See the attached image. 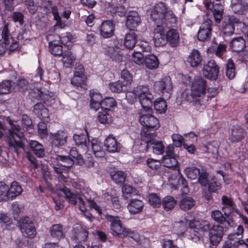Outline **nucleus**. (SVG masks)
<instances>
[{
	"mask_svg": "<svg viewBox=\"0 0 248 248\" xmlns=\"http://www.w3.org/2000/svg\"><path fill=\"white\" fill-rule=\"evenodd\" d=\"M230 47L232 51H243L246 47L245 40L242 37L234 38L230 42Z\"/></svg>",
	"mask_w": 248,
	"mask_h": 248,
	"instance_id": "obj_24",
	"label": "nucleus"
},
{
	"mask_svg": "<svg viewBox=\"0 0 248 248\" xmlns=\"http://www.w3.org/2000/svg\"><path fill=\"white\" fill-rule=\"evenodd\" d=\"M202 61V56L197 49H193L189 54L187 62L192 67L199 66Z\"/></svg>",
	"mask_w": 248,
	"mask_h": 248,
	"instance_id": "obj_23",
	"label": "nucleus"
},
{
	"mask_svg": "<svg viewBox=\"0 0 248 248\" xmlns=\"http://www.w3.org/2000/svg\"><path fill=\"white\" fill-rule=\"evenodd\" d=\"M143 207V203L140 200H131L127 205L128 209L131 214H136L140 212Z\"/></svg>",
	"mask_w": 248,
	"mask_h": 248,
	"instance_id": "obj_31",
	"label": "nucleus"
},
{
	"mask_svg": "<svg viewBox=\"0 0 248 248\" xmlns=\"http://www.w3.org/2000/svg\"><path fill=\"white\" fill-rule=\"evenodd\" d=\"M163 163L166 167L171 168L177 165V161L175 156H165L163 157Z\"/></svg>",
	"mask_w": 248,
	"mask_h": 248,
	"instance_id": "obj_61",
	"label": "nucleus"
},
{
	"mask_svg": "<svg viewBox=\"0 0 248 248\" xmlns=\"http://www.w3.org/2000/svg\"><path fill=\"white\" fill-rule=\"evenodd\" d=\"M33 112L41 119L49 117L48 109L42 103H38L34 105Z\"/></svg>",
	"mask_w": 248,
	"mask_h": 248,
	"instance_id": "obj_34",
	"label": "nucleus"
},
{
	"mask_svg": "<svg viewBox=\"0 0 248 248\" xmlns=\"http://www.w3.org/2000/svg\"><path fill=\"white\" fill-rule=\"evenodd\" d=\"M159 61L157 57L154 54H149L145 56L144 64L149 69L154 70L158 67Z\"/></svg>",
	"mask_w": 248,
	"mask_h": 248,
	"instance_id": "obj_29",
	"label": "nucleus"
},
{
	"mask_svg": "<svg viewBox=\"0 0 248 248\" xmlns=\"http://www.w3.org/2000/svg\"><path fill=\"white\" fill-rule=\"evenodd\" d=\"M211 217L214 220L220 224H223L226 221L225 217L223 216V214L217 210L212 212Z\"/></svg>",
	"mask_w": 248,
	"mask_h": 248,
	"instance_id": "obj_57",
	"label": "nucleus"
},
{
	"mask_svg": "<svg viewBox=\"0 0 248 248\" xmlns=\"http://www.w3.org/2000/svg\"><path fill=\"white\" fill-rule=\"evenodd\" d=\"M0 38L3 40V44L7 46L13 41L9 29V24L3 22L0 25Z\"/></svg>",
	"mask_w": 248,
	"mask_h": 248,
	"instance_id": "obj_22",
	"label": "nucleus"
},
{
	"mask_svg": "<svg viewBox=\"0 0 248 248\" xmlns=\"http://www.w3.org/2000/svg\"><path fill=\"white\" fill-rule=\"evenodd\" d=\"M111 179L117 184L122 185L125 181V174L121 170H112L110 172Z\"/></svg>",
	"mask_w": 248,
	"mask_h": 248,
	"instance_id": "obj_41",
	"label": "nucleus"
},
{
	"mask_svg": "<svg viewBox=\"0 0 248 248\" xmlns=\"http://www.w3.org/2000/svg\"><path fill=\"white\" fill-rule=\"evenodd\" d=\"M203 76L211 80H216L218 76L219 68L213 60L204 63L202 70Z\"/></svg>",
	"mask_w": 248,
	"mask_h": 248,
	"instance_id": "obj_7",
	"label": "nucleus"
},
{
	"mask_svg": "<svg viewBox=\"0 0 248 248\" xmlns=\"http://www.w3.org/2000/svg\"><path fill=\"white\" fill-rule=\"evenodd\" d=\"M11 83L10 80H6L0 83V95L7 94L11 90Z\"/></svg>",
	"mask_w": 248,
	"mask_h": 248,
	"instance_id": "obj_58",
	"label": "nucleus"
},
{
	"mask_svg": "<svg viewBox=\"0 0 248 248\" xmlns=\"http://www.w3.org/2000/svg\"><path fill=\"white\" fill-rule=\"evenodd\" d=\"M232 8L234 12L243 14L248 9V4L241 0H232Z\"/></svg>",
	"mask_w": 248,
	"mask_h": 248,
	"instance_id": "obj_28",
	"label": "nucleus"
},
{
	"mask_svg": "<svg viewBox=\"0 0 248 248\" xmlns=\"http://www.w3.org/2000/svg\"><path fill=\"white\" fill-rule=\"evenodd\" d=\"M51 236L55 239H60L64 237L63 227L61 224H54L49 229Z\"/></svg>",
	"mask_w": 248,
	"mask_h": 248,
	"instance_id": "obj_37",
	"label": "nucleus"
},
{
	"mask_svg": "<svg viewBox=\"0 0 248 248\" xmlns=\"http://www.w3.org/2000/svg\"><path fill=\"white\" fill-rule=\"evenodd\" d=\"M202 97H191L189 98L190 102L191 107L190 108V111L192 112L194 111L196 109L198 111H201L204 108V105L202 102Z\"/></svg>",
	"mask_w": 248,
	"mask_h": 248,
	"instance_id": "obj_42",
	"label": "nucleus"
},
{
	"mask_svg": "<svg viewBox=\"0 0 248 248\" xmlns=\"http://www.w3.org/2000/svg\"><path fill=\"white\" fill-rule=\"evenodd\" d=\"M8 191L9 200H13L21 194L23 192V189L17 182H14L11 184L10 187H8Z\"/></svg>",
	"mask_w": 248,
	"mask_h": 248,
	"instance_id": "obj_32",
	"label": "nucleus"
},
{
	"mask_svg": "<svg viewBox=\"0 0 248 248\" xmlns=\"http://www.w3.org/2000/svg\"><path fill=\"white\" fill-rule=\"evenodd\" d=\"M223 234V228L222 226L218 225L213 226L209 231L210 244L217 246L221 241Z\"/></svg>",
	"mask_w": 248,
	"mask_h": 248,
	"instance_id": "obj_10",
	"label": "nucleus"
},
{
	"mask_svg": "<svg viewBox=\"0 0 248 248\" xmlns=\"http://www.w3.org/2000/svg\"><path fill=\"white\" fill-rule=\"evenodd\" d=\"M106 219L110 223L111 230L113 235L124 238L127 235V229L123 227L121 221L118 217L108 215Z\"/></svg>",
	"mask_w": 248,
	"mask_h": 248,
	"instance_id": "obj_4",
	"label": "nucleus"
},
{
	"mask_svg": "<svg viewBox=\"0 0 248 248\" xmlns=\"http://www.w3.org/2000/svg\"><path fill=\"white\" fill-rule=\"evenodd\" d=\"M245 132L243 128L239 125H235L232 129L231 140L233 142H237L241 140L245 136Z\"/></svg>",
	"mask_w": 248,
	"mask_h": 248,
	"instance_id": "obj_26",
	"label": "nucleus"
},
{
	"mask_svg": "<svg viewBox=\"0 0 248 248\" xmlns=\"http://www.w3.org/2000/svg\"><path fill=\"white\" fill-rule=\"evenodd\" d=\"M8 186L4 182H0V201H9Z\"/></svg>",
	"mask_w": 248,
	"mask_h": 248,
	"instance_id": "obj_53",
	"label": "nucleus"
},
{
	"mask_svg": "<svg viewBox=\"0 0 248 248\" xmlns=\"http://www.w3.org/2000/svg\"><path fill=\"white\" fill-rule=\"evenodd\" d=\"M140 122L145 129H157L160 126L158 119L149 114H144L140 116Z\"/></svg>",
	"mask_w": 248,
	"mask_h": 248,
	"instance_id": "obj_14",
	"label": "nucleus"
},
{
	"mask_svg": "<svg viewBox=\"0 0 248 248\" xmlns=\"http://www.w3.org/2000/svg\"><path fill=\"white\" fill-rule=\"evenodd\" d=\"M195 202L191 197H185L181 200L179 206L181 209L186 211L192 208Z\"/></svg>",
	"mask_w": 248,
	"mask_h": 248,
	"instance_id": "obj_44",
	"label": "nucleus"
},
{
	"mask_svg": "<svg viewBox=\"0 0 248 248\" xmlns=\"http://www.w3.org/2000/svg\"><path fill=\"white\" fill-rule=\"evenodd\" d=\"M71 82L73 86L79 90L80 88H83V85H85V78L84 76L74 75Z\"/></svg>",
	"mask_w": 248,
	"mask_h": 248,
	"instance_id": "obj_50",
	"label": "nucleus"
},
{
	"mask_svg": "<svg viewBox=\"0 0 248 248\" xmlns=\"http://www.w3.org/2000/svg\"><path fill=\"white\" fill-rule=\"evenodd\" d=\"M205 6L208 9L212 11L216 22L219 23L223 16V9L222 6L219 3L214 4L213 2L210 0L209 2L206 3Z\"/></svg>",
	"mask_w": 248,
	"mask_h": 248,
	"instance_id": "obj_18",
	"label": "nucleus"
},
{
	"mask_svg": "<svg viewBox=\"0 0 248 248\" xmlns=\"http://www.w3.org/2000/svg\"><path fill=\"white\" fill-rule=\"evenodd\" d=\"M137 42V35L133 32H131L126 34L124 40V45L128 49H132Z\"/></svg>",
	"mask_w": 248,
	"mask_h": 248,
	"instance_id": "obj_40",
	"label": "nucleus"
},
{
	"mask_svg": "<svg viewBox=\"0 0 248 248\" xmlns=\"http://www.w3.org/2000/svg\"><path fill=\"white\" fill-rule=\"evenodd\" d=\"M136 90L137 87L132 91L127 92L125 93V98L129 104L134 103L137 100V96L139 97V93Z\"/></svg>",
	"mask_w": 248,
	"mask_h": 248,
	"instance_id": "obj_60",
	"label": "nucleus"
},
{
	"mask_svg": "<svg viewBox=\"0 0 248 248\" xmlns=\"http://www.w3.org/2000/svg\"><path fill=\"white\" fill-rule=\"evenodd\" d=\"M122 192L123 195L125 199H128L135 195L136 193L135 189L129 185H125L122 187Z\"/></svg>",
	"mask_w": 248,
	"mask_h": 248,
	"instance_id": "obj_62",
	"label": "nucleus"
},
{
	"mask_svg": "<svg viewBox=\"0 0 248 248\" xmlns=\"http://www.w3.org/2000/svg\"><path fill=\"white\" fill-rule=\"evenodd\" d=\"M104 144L109 152H118L119 149L120 148V143L117 141L114 138L110 136L106 139Z\"/></svg>",
	"mask_w": 248,
	"mask_h": 248,
	"instance_id": "obj_35",
	"label": "nucleus"
},
{
	"mask_svg": "<svg viewBox=\"0 0 248 248\" xmlns=\"http://www.w3.org/2000/svg\"><path fill=\"white\" fill-rule=\"evenodd\" d=\"M151 19L158 25L168 26L175 24L176 18L171 11L168 10L163 2L156 3L151 10Z\"/></svg>",
	"mask_w": 248,
	"mask_h": 248,
	"instance_id": "obj_2",
	"label": "nucleus"
},
{
	"mask_svg": "<svg viewBox=\"0 0 248 248\" xmlns=\"http://www.w3.org/2000/svg\"><path fill=\"white\" fill-rule=\"evenodd\" d=\"M6 121L10 126L7 130L0 121V138L5 135L9 146L14 148L17 152V148H24V147L25 138L22 128L17 121L12 120L10 117L6 118Z\"/></svg>",
	"mask_w": 248,
	"mask_h": 248,
	"instance_id": "obj_1",
	"label": "nucleus"
},
{
	"mask_svg": "<svg viewBox=\"0 0 248 248\" xmlns=\"http://www.w3.org/2000/svg\"><path fill=\"white\" fill-rule=\"evenodd\" d=\"M30 146L33 152L39 157L45 156V151L44 148L41 144L36 140H31L30 142Z\"/></svg>",
	"mask_w": 248,
	"mask_h": 248,
	"instance_id": "obj_38",
	"label": "nucleus"
},
{
	"mask_svg": "<svg viewBox=\"0 0 248 248\" xmlns=\"http://www.w3.org/2000/svg\"><path fill=\"white\" fill-rule=\"evenodd\" d=\"M73 140L76 145L81 146L85 150L87 149L88 146L90 144L87 136L84 134H75L73 136Z\"/></svg>",
	"mask_w": 248,
	"mask_h": 248,
	"instance_id": "obj_39",
	"label": "nucleus"
},
{
	"mask_svg": "<svg viewBox=\"0 0 248 248\" xmlns=\"http://www.w3.org/2000/svg\"><path fill=\"white\" fill-rule=\"evenodd\" d=\"M92 148L93 153L97 157H103L105 155V152L102 150L101 143L99 142H92Z\"/></svg>",
	"mask_w": 248,
	"mask_h": 248,
	"instance_id": "obj_52",
	"label": "nucleus"
},
{
	"mask_svg": "<svg viewBox=\"0 0 248 248\" xmlns=\"http://www.w3.org/2000/svg\"><path fill=\"white\" fill-rule=\"evenodd\" d=\"M166 35L167 40L172 47L177 46L179 44V34L175 29L170 30Z\"/></svg>",
	"mask_w": 248,
	"mask_h": 248,
	"instance_id": "obj_30",
	"label": "nucleus"
},
{
	"mask_svg": "<svg viewBox=\"0 0 248 248\" xmlns=\"http://www.w3.org/2000/svg\"><path fill=\"white\" fill-rule=\"evenodd\" d=\"M60 191L61 195L66 199L69 203L73 205L77 203L78 199L80 195L79 193H75L65 186L61 189Z\"/></svg>",
	"mask_w": 248,
	"mask_h": 248,
	"instance_id": "obj_21",
	"label": "nucleus"
},
{
	"mask_svg": "<svg viewBox=\"0 0 248 248\" xmlns=\"http://www.w3.org/2000/svg\"><path fill=\"white\" fill-rule=\"evenodd\" d=\"M132 60L138 65H142L144 63L145 56L140 52H134Z\"/></svg>",
	"mask_w": 248,
	"mask_h": 248,
	"instance_id": "obj_63",
	"label": "nucleus"
},
{
	"mask_svg": "<svg viewBox=\"0 0 248 248\" xmlns=\"http://www.w3.org/2000/svg\"><path fill=\"white\" fill-rule=\"evenodd\" d=\"M212 21L207 19L201 25L197 34L199 41H205L210 39L212 34Z\"/></svg>",
	"mask_w": 248,
	"mask_h": 248,
	"instance_id": "obj_9",
	"label": "nucleus"
},
{
	"mask_svg": "<svg viewBox=\"0 0 248 248\" xmlns=\"http://www.w3.org/2000/svg\"><path fill=\"white\" fill-rule=\"evenodd\" d=\"M104 53L112 60L121 62L123 59L121 50L119 46L115 44L114 46H108L105 47Z\"/></svg>",
	"mask_w": 248,
	"mask_h": 248,
	"instance_id": "obj_15",
	"label": "nucleus"
},
{
	"mask_svg": "<svg viewBox=\"0 0 248 248\" xmlns=\"http://www.w3.org/2000/svg\"><path fill=\"white\" fill-rule=\"evenodd\" d=\"M76 60L75 56L71 51L64 52L62 55V62L65 67L72 66Z\"/></svg>",
	"mask_w": 248,
	"mask_h": 248,
	"instance_id": "obj_43",
	"label": "nucleus"
},
{
	"mask_svg": "<svg viewBox=\"0 0 248 248\" xmlns=\"http://www.w3.org/2000/svg\"><path fill=\"white\" fill-rule=\"evenodd\" d=\"M167 26L157 25L154 29V35L153 37L155 45L156 46H160L165 45L167 42V35L165 28Z\"/></svg>",
	"mask_w": 248,
	"mask_h": 248,
	"instance_id": "obj_11",
	"label": "nucleus"
},
{
	"mask_svg": "<svg viewBox=\"0 0 248 248\" xmlns=\"http://www.w3.org/2000/svg\"><path fill=\"white\" fill-rule=\"evenodd\" d=\"M21 232L25 237L33 238L36 234V231L33 223L29 217H25L20 225Z\"/></svg>",
	"mask_w": 248,
	"mask_h": 248,
	"instance_id": "obj_8",
	"label": "nucleus"
},
{
	"mask_svg": "<svg viewBox=\"0 0 248 248\" xmlns=\"http://www.w3.org/2000/svg\"><path fill=\"white\" fill-rule=\"evenodd\" d=\"M87 230L80 225H76L72 231L71 238L76 242L81 243L87 240L88 237Z\"/></svg>",
	"mask_w": 248,
	"mask_h": 248,
	"instance_id": "obj_13",
	"label": "nucleus"
},
{
	"mask_svg": "<svg viewBox=\"0 0 248 248\" xmlns=\"http://www.w3.org/2000/svg\"><path fill=\"white\" fill-rule=\"evenodd\" d=\"M109 86L110 90L114 93H119L126 89L125 84L120 80L110 83Z\"/></svg>",
	"mask_w": 248,
	"mask_h": 248,
	"instance_id": "obj_51",
	"label": "nucleus"
},
{
	"mask_svg": "<svg viewBox=\"0 0 248 248\" xmlns=\"http://www.w3.org/2000/svg\"><path fill=\"white\" fill-rule=\"evenodd\" d=\"M141 139L142 142L146 144V148L147 145L155 140L156 135L154 132H152L151 129L143 128L140 133Z\"/></svg>",
	"mask_w": 248,
	"mask_h": 248,
	"instance_id": "obj_33",
	"label": "nucleus"
},
{
	"mask_svg": "<svg viewBox=\"0 0 248 248\" xmlns=\"http://www.w3.org/2000/svg\"><path fill=\"white\" fill-rule=\"evenodd\" d=\"M70 155L72 159H75L78 165L82 166L84 164L85 161L82 156L78 153L76 148H73L70 150Z\"/></svg>",
	"mask_w": 248,
	"mask_h": 248,
	"instance_id": "obj_54",
	"label": "nucleus"
},
{
	"mask_svg": "<svg viewBox=\"0 0 248 248\" xmlns=\"http://www.w3.org/2000/svg\"><path fill=\"white\" fill-rule=\"evenodd\" d=\"M50 137L51 144L56 147L63 145L67 141V135L62 131H59L56 133L51 134Z\"/></svg>",
	"mask_w": 248,
	"mask_h": 248,
	"instance_id": "obj_20",
	"label": "nucleus"
},
{
	"mask_svg": "<svg viewBox=\"0 0 248 248\" xmlns=\"http://www.w3.org/2000/svg\"><path fill=\"white\" fill-rule=\"evenodd\" d=\"M116 106V101L112 97H107L102 100L100 108L103 110H109L110 108Z\"/></svg>",
	"mask_w": 248,
	"mask_h": 248,
	"instance_id": "obj_49",
	"label": "nucleus"
},
{
	"mask_svg": "<svg viewBox=\"0 0 248 248\" xmlns=\"http://www.w3.org/2000/svg\"><path fill=\"white\" fill-rule=\"evenodd\" d=\"M226 75L230 79H233L235 76V65L231 59L228 60L226 66Z\"/></svg>",
	"mask_w": 248,
	"mask_h": 248,
	"instance_id": "obj_46",
	"label": "nucleus"
},
{
	"mask_svg": "<svg viewBox=\"0 0 248 248\" xmlns=\"http://www.w3.org/2000/svg\"><path fill=\"white\" fill-rule=\"evenodd\" d=\"M155 89L159 93H162L166 98H169L172 92L173 86L171 78L169 77H166L158 81H156L154 84Z\"/></svg>",
	"mask_w": 248,
	"mask_h": 248,
	"instance_id": "obj_5",
	"label": "nucleus"
},
{
	"mask_svg": "<svg viewBox=\"0 0 248 248\" xmlns=\"http://www.w3.org/2000/svg\"><path fill=\"white\" fill-rule=\"evenodd\" d=\"M184 172L187 178L191 180L197 179L200 174V169L194 167L186 168Z\"/></svg>",
	"mask_w": 248,
	"mask_h": 248,
	"instance_id": "obj_48",
	"label": "nucleus"
},
{
	"mask_svg": "<svg viewBox=\"0 0 248 248\" xmlns=\"http://www.w3.org/2000/svg\"><path fill=\"white\" fill-rule=\"evenodd\" d=\"M148 201L149 203L155 207H160L161 205V199L155 193H152L149 195Z\"/></svg>",
	"mask_w": 248,
	"mask_h": 248,
	"instance_id": "obj_55",
	"label": "nucleus"
},
{
	"mask_svg": "<svg viewBox=\"0 0 248 248\" xmlns=\"http://www.w3.org/2000/svg\"><path fill=\"white\" fill-rule=\"evenodd\" d=\"M49 48L50 52L53 55L61 56L62 54H63L62 46L61 45L50 43Z\"/></svg>",
	"mask_w": 248,
	"mask_h": 248,
	"instance_id": "obj_59",
	"label": "nucleus"
},
{
	"mask_svg": "<svg viewBox=\"0 0 248 248\" xmlns=\"http://www.w3.org/2000/svg\"><path fill=\"white\" fill-rule=\"evenodd\" d=\"M31 96L38 100H41L44 103L49 105V102L53 100L51 95L48 93V91L41 89L34 88L30 92Z\"/></svg>",
	"mask_w": 248,
	"mask_h": 248,
	"instance_id": "obj_16",
	"label": "nucleus"
},
{
	"mask_svg": "<svg viewBox=\"0 0 248 248\" xmlns=\"http://www.w3.org/2000/svg\"><path fill=\"white\" fill-rule=\"evenodd\" d=\"M114 24L111 20L103 21L99 27V31L101 35L105 38H109L114 34Z\"/></svg>",
	"mask_w": 248,
	"mask_h": 248,
	"instance_id": "obj_17",
	"label": "nucleus"
},
{
	"mask_svg": "<svg viewBox=\"0 0 248 248\" xmlns=\"http://www.w3.org/2000/svg\"><path fill=\"white\" fill-rule=\"evenodd\" d=\"M53 161H57L68 170L74 165V160L69 155H56L52 158Z\"/></svg>",
	"mask_w": 248,
	"mask_h": 248,
	"instance_id": "obj_25",
	"label": "nucleus"
},
{
	"mask_svg": "<svg viewBox=\"0 0 248 248\" xmlns=\"http://www.w3.org/2000/svg\"><path fill=\"white\" fill-rule=\"evenodd\" d=\"M97 119L100 123L104 124H109L112 121L111 117L105 110L104 112L99 111Z\"/></svg>",
	"mask_w": 248,
	"mask_h": 248,
	"instance_id": "obj_56",
	"label": "nucleus"
},
{
	"mask_svg": "<svg viewBox=\"0 0 248 248\" xmlns=\"http://www.w3.org/2000/svg\"><path fill=\"white\" fill-rule=\"evenodd\" d=\"M154 106L156 112L162 114L166 111L167 105L166 102L163 99H157L154 101Z\"/></svg>",
	"mask_w": 248,
	"mask_h": 248,
	"instance_id": "obj_47",
	"label": "nucleus"
},
{
	"mask_svg": "<svg viewBox=\"0 0 248 248\" xmlns=\"http://www.w3.org/2000/svg\"><path fill=\"white\" fill-rule=\"evenodd\" d=\"M90 96L91 98V107L96 111L99 109L102 102V96L99 93L91 91Z\"/></svg>",
	"mask_w": 248,
	"mask_h": 248,
	"instance_id": "obj_27",
	"label": "nucleus"
},
{
	"mask_svg": "<svg viewBox=\"0 0 248 248\" xmlns=\"http://www.w3.org/2000/svg\"><path fill=\"white\" fill-rule=\"evenodd\" d=\"M206 81L201 77H197L192 82L190 97H202L206 92Z\"/></svg>",
	"mask_w": 248,
	"mask_h": 248,
	"instance_id": "obj_6",
	"label": "nucleus"
},
{
	"mask_svg": "<svg viewBox=\"0 0 248 248\" xmlns=\"http://www.w3.org/2000/svg\"><path fill=\"white\" fill-rule=\"evenodd\" d=\"M139 93V100L142 108L146 111L151 110L154 97L147 86L140 85L137 87Z\"/></svg>",
	"mask_w": 248,
	"mask_h": 248,
	"instance_id": "obj_3",
	"label": "nucleus"
},
{
	"mask_svg": "<svg viewBox=\"0 0 248 248\" xmlns=\"http://www.w3.org/2000/svg\"><path fill=\"white\" fill-rule=\"evenodd\" d=\"M141 22V19L137 12L130 11L127 16L126 26L130 30H134Z\"/></svg>",
	"mask_w": 248,
	"mask_h": 248,
	"instance_id": "obj_19",
	"label": "nucleus"
},
{
	"mask_svg": "<svg viewBox=\"0 0 248 248\" xmlns=\"http://www.w3.org/2000/svg\"><path fill=\"white\" fill-rule=\"evenodd\" d=\"M146 151L152 152L156 155H160L164 152V146L161 141L155 140L147 145Z\"/></svg>",
	"mask_w": 248,
	"mask_h": 248,
	"instance_id": "obj_36",
	"label": "nucleus"
},
{
	"mask_svg": "<svg viewBox=\"0 0 248 248\" xmlns=\"http://www.w3.org/2000/svg\"><path fill=\"white\" fill-rule=\"evenodd\" d=\"M164 209L168 211L174 208L176 204V201L170 196H168L163 198L161 202Z\"/></svg>",
	"mask_w": 248,
	"mask_h": 248,
	"instance_id": "obj_45",
	"label": "nucleus"
},
{
	"mask_svg": "<svg viewBox=\"0 0 248 248\" xmlns=\"http://www.w3.org/2000/svg\"><path fill=\"white\" fill-rule=\"evenodd\" d=\"M221 188L220 184L216 178H213L208 185V190L210 192H215Z\"/></svg>",
	"mask_w": 248,
	"mask_h": 248,
	"instance_id": "obj_64",
	"label": "nucleus"
},
{
	"mask_svg": "<svg viewBox=\"0 0 248 248\" xmlns=\"http://www.w3.org/2000/svg\"><path fill=\"white\" fill-rule=\"evenodd\" d=\"M210 228V224L206 220H194L189 223V229L200 234H203L204 232H209Z\"/></svg>",
	"mask_w": 248,
	"mask_h": 248,
	"instance_id": "obj_12",
	"label": "nucleus"
}]
</instances>
